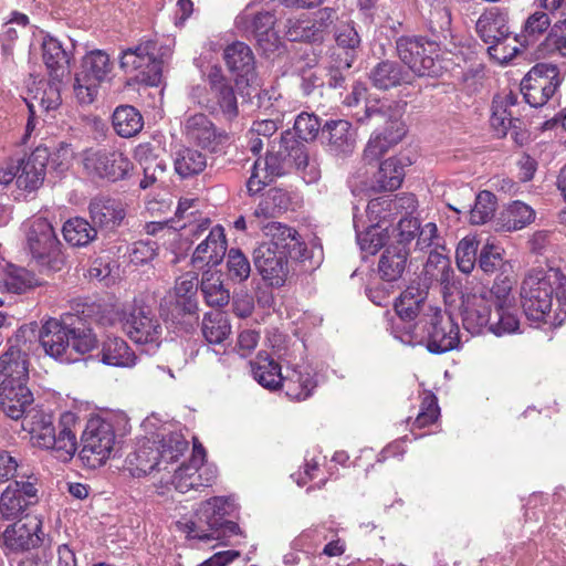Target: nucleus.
<instances>
[{
    "instance_id": "obj_52",
    "label": "nucleus",
    "mask_w": 566,
    "mask_h": 566,
    "mask_svg": "<svg viewBox=\"0 0 566 566\" xmlns=\"http://www.w3.org/2000/svg\"><path fill=\"white\" fill-rule=\"evenodd\" d=\"M71 321L70 349L80 355L90 353L97 346L96 335L80 318L69 316Z\"/></svg>"
},
{
    "instance_id": "obj_48",
    "label": "nucleus",
    "mask_w": 566,
    "mask_h": 566,
    "mask_svg": "<svg viewBox=\"0 0 566 566\" xmlns=\"http://www.w3.org/2000/svg\"><path fill=\"white\" fill-rule=\"evenodd\" d=\"M201 332L209 344H221L231 333V325L227 315L216 311L205 314Z\"/></svg>"
},
{
    "instance_id": "obj_39",
    "label": "nucleus",
    "mask_w": 566,
    "mask_h": 566,
    "mask_svg": "<svg viewBox=\"0 0 566 566\" xmlns=\"http://www.w3.org/2000/svg\"><path fill=\"white\" fill-rule=\"evenodd\" d=\"M427 289L419 285L408 286L395 303V311L405 322L413 321L426 306Z\"/></svg>"
},
{
    "instance_id": "obj_19",
    "label": "nucleus",
    "mask_w": 566,
    "mask_h": 566,
    "mask_svg": "<svg viewBox=\"0 0 566 566\" xmlns=\"http://www.w3.org/2000/svg\"><path fill=\"white\" fill-rule=\"evenodd\" d=\"M254 264L262 279L272 286H282L289 275V255L282 250L273 251L269 245L254 250Z\"/></svg>"
},
{
    "instance_id": "obj_27",
    "label": "nucleus",
    "mask_w": 566,
    "mask_h": 566,
    "mask_svg": "<svg viewBox=\"0 0 566 566\" xmlns=\"http://www.w3.org/2000/svg\"><path fill=\"white\" fill-rule=\"evenodd\" d=\"M125 469L134 478H140L151 473L155 469L163 470L159 461V451L156 449V441L143 439L138 441L136 449L125 460Z\"/></svg>"
},
{
    "instance_id": "obj_42",
    "label": "nucleus",
    "mask_w": 566,
    "mask_h": 566,
    "mask_svg": "<svg viewBox=\"0 0 566 566\" xmlns=\"http://www.w3.org/2000/svg\"><path fill=\"white\" fill-rule=\"evenodd\" d=\"M176 218L178 221H184V223L179 226L180 229L191 227L189 232L195 237L201 235L210 226L209 219L201 216L199 212L198 199H181L176 210Z\"/></svg>"
},
{
    "instance_id": "obj_31",
    "label": "nucleus",
    "mask_w": 566,
    "mask_h": 566,
    "mask_svg": "<svg viewBox=\"0 0 566 566\" xmlns=\"http://www.w3.org/2000/svg\"><path fill=\"white\" fill-rule=\"evenodd\" d=\"M369 78L379 90H389L412 82L411 73L398 62L390 60L377 63L370 70Z\"/></svg>"
},
{
    "instance_id": "obj_30",
    "label": "nucleus",
    "mask_w": 566,
    "mask_h": 566,
    "mask_svg": "<svg viewBox=\"0 0 566 566\" xmlns=\"http://www.w3.org/2000/svg\"><path fill=\"white\" fill-rule=\"evenodd\" d=\"M323 135L329 150L335 155L350 154L356 146V132L348 120L327 122L323 127Z\"/></svg>"
},
{
    "instance_id": "obj_8",
    "label": "nucleus",
    "mask_w": 566,
    "mask_h": 566,
    "mask_svg": "<svg viewBox=\"0 0 566 566\" xmlns=\"http://www.w3.org/2000/svg\"><path fill=\"white\" fill-rule=\"evenodd\" d=\"M233 511L232 503L222 496H214L200 504L193 521L178 522L177 526L191 538L212 541L224 517Z\"/></svg>"
},
{
    "instance_id": "obj_40",
    "label": "nucleus",
    "mask_w": 566,
    "mask_h": 566,
    "mask_svg": "<svg viewBox=\"0 0 566 566\" xmlns=\"http://www.w3.org/2000/svg\"><path fill=\"white\" fill-rule=\"evenodd\" d=\"M101 360L109 366L133 367L137 356L123 338L108 337L103 342Z\"/></svg>"
},
{
    "instance_id": "obj_34",
    "label": "nucleus",
    "mask_w": 566,
    "mask_h": 566,
    "mask_svg": "<svg viewBox=\"0 0 566 566\" xmlns=\"http://www.w3.org/2000/svg\"><path fill=\"white\" fill-rule=\"evenodd\" d=\"M157 149L158 146L153 143H140L134 150V157L144 170V179L140 180V188L143 189L156 182L166 170L165 161L156 155Z\"/></svg>"
},
{
    "instance_id": "obj_25",
    "label": "nucleus",
    "mask_w": 566,
    "mask_h": 566,
    "mask_svg": "<svg viewBox=\"0 0 566 566\" xmlns=\"http://www.w3.org/2000/svg\"><path fill=\"white\" fill-rule=\"evenodd\" d=\"M268 241L260 245H269L273 251H284L286 255L300 258L304 255L306 247L301 241L297 231L280 222L271 221L262 227Z\"/></svg>"
},
{
    "instance_id": "obj_45",
    "label": "nucleus",
    "mask_w": 566,
    "mask_h": 566,
    "mask_svg": "<svg viewBox=\"0 0 566 566\" xmlns=\"http://www.w3.org/2000/svg\"><path fill=\"white\" fill-rule=\"evenodd\" d=\"M251 369L254 379L264 388L276 389L282 380L280 365L266 353H259L251 361Z\"/></svg>"
},
{
    "instance_id": "obj_4",
    "label": "nucleus",
    "mask_w": 566,
    "mask_h": 566,
    "mask_svg": "<svg viewBox=\"0 0 566 566\" xmlns=\"http://www.w3.org/2000/svg\"><path fill=\"white\" fill-rule=\"evenodd\" d=\"M25 240L28 251L43 271L59 272L64 268L61 243L45 218L33 217L25 223Z\"/></svg>"
},
{
    "instance_id": "obj_23",
    "label": "nucleus",
    "mask_w": 566,
    "mask_h": 566,
    "mask_svg": "<svg viewBox=\"0 0 566 566\" xmlns=\"http://www.w3.org/2000/svg\"><path fill=\"white\" fill-rule=\"evenodd\" d=\"M518 115L516 94L507 92L497 95L492 103L491 127L499 137H504L510 129L516 132L522 128Z\"/></svg>"
},
{
    "instance_id": "obj_38",
    "label": "nucleus",
    "mask_w": 566,
    "mask_h": 566,
    "mask_svg": "<svg viewBox=\"0 0 566 566\" xmlns=\"http://www.w3.org/2000/svg\"><path fill=\"white\" fill-rule=\"evenodd\" d=\"M416 199L412 195H403L395 198H376L368 202L366 211L371 222L379 224L386 220L389 214L386 212H399L401 209L413 211L416 209Z\"/></svg>"
},
{
    "instance_id": "obj_64",
    "label": "nucleus",
    "mask_w": 566,
    "mask_h": 566,
    "mask_svg": "<svg viewBox=\"0 0 566 566\" xmlns=\"http://www.w3.org/2000/svg\"><path fill=\"white\" fill-rule=\"evenodd\" d=\"M62 82L52 81L46 84V87L42 91L40 96L36 94L32 97V101L36 108L43 112H50L56 109L61 104L60 85Z\"/></svg>"
},
{
    "instance_id": "obj_24",
    "label": "nucleus",
    "mask_w": 566,
    "mask_h": 566,
    "mask_svg": "<svg viewBox=\"0 0 566 566\" xmlns=\"http://www.w3.org/2000/svg\"><path fill=\"white\" fill-rule=\"evenodd\" d=\"M227 253V239L224 229L216 226L210 229L207 237L195 249L191 263L196 269L219 265Z\"/></svg>"
},
{
    "instance_id": "obj_18",
    "label": "nucleus",
    "mask_w": 566,
    "mask_h": 566,
    "mask_svg": "<svg viewBox=\"0 0 566 566\" xmlns=\"http://www.w3.org/2000/svg\"><path fill=\"white\" fill-rule=\"evenodd\" d=\"M275 18L269 12H254L247 8L235 18V27L252 35L260 46L268 50L275 46L277 38L274 32Z\"/></svg>"
},
{
    "instance_id": "obj_53",
    "label": "nucleus",
    "mask_w": 566,
    "mask_h": 566,
    "mask_svg": "<svg viewBox=\"0 0 566 566\" xmlns=\"http://www.w3.org/2000/svg\"><path fill=\"white\" fill-rule=\"evenodd\" d=\"M324 24H316L310 18L303 15L302 18L287 22L286 36L290 41H308L315 42L322 40Z\"/></svg>"
},
{
    "instance_id": "obj_10",
    "label": "nucleus",
    "mask_w": 566,
    "mask_h": 566,
    "mask_svg": "<svg viewBox=\"0 0 566 566\" xmlns=\"http://www.w3.org/2000/svg\"><path fill=\"white\" fill-rule=\"evenodd\" d=\"M116 442L111 422L101 418L90 419L82 434L80 459L87 468L101 467L109 459Z\"/></svg>"
},
{
    "instance_id": "obj_36",
    "label": "nucleus",
    "mask_w": 566,
    "mask_h": 566,
    "mask_svg": "<svg viewBox=\"0 0 566 566\" xmlns=\"http://www.w3.org/2000/svg\"><path fill=\"white\" fill-rule=\"evenodd\" d=\"M279 386L290 399L302 401L312 395L316 382L306 368H293L282 376Z\"/></svg>"
},
{
    "instance_id": "obj_17",
    "label": "nucleus",
    "mask_w": 566,
    "mask_h": 566,
    "mask_svg": "<svg viewBox=\"0 0 566 566\" xmlns=\"http://www.w3.org/2000/svg\"><path fill=\"white\" fill-rule=\"evenodd\" d=\"M476 32L485 43H490L489 53L496 60L504 62L512 56L506 54L504 42L510 38L507 17L497 8L483 12L476 21Z\"/></svg>"
},
{
    "instance_id": "obj_13",
    "label": "nucleus",
    "mask_w": 566,
    "mask_h": 566,
    "mask_svg": "<svg viewBox=\"0 0 566 566\" xmlns=\"http://www.w3.org/2000/svg\"><path fill=\"white\" fill-rule=\"evenodd\" d=\"M206 461V450L195 438L191 458L188 463H182L174 470L171 484L180 493L190 490H198L201 486H209L214 481L217 473L214 469L202 468Z\"/></svg>"
},
{
    "instance_id": "obj_55",
    "label": "nucleus",
    "mask_w": 566,
    "mask_h": 566,
    "mask_svg": "<svg viewBox=\"0 0 566 566\" xmlns=\"http://www.w3.org/2000/svg\"><path fill=\"white\" fill-rule=\"evenodd\" d=\"M405 177L403 165L395 157L388 158L380 164L376 175L378 189L392 191L400 187Z\"/></svg>"
},
{
    "instance_id": "obj_12",
    "label": "nucleus",
    "mask_w": 566,
    "mask_h": 566,
    "mask_svg": "<svg viewBox=\"0 0 566 566\" xmlns=\"http://www.w3.org/2000/svg\"><path fill=\"white\" fill-rule=\"evenodd\" d=\"M560 83L562 77L555 64L537 63L522 80L521 92L527 104L538 107L547 103Z\"/></svg>"
},
{
    "instance_id": "obj_26",
    "label": "nucleus",
    "mask_w": 566,
    "mask_h": 566,
    "mask_svg": "<svg viewBox=\"0 0 566 566\" xmlns=\"http://www.w3.org/2000/svg\"><path fill=\"white\" fill-rule=\"evenodd\" d=\"M34 401L27 384L0 385V410L13 420L23 419Z\"/></svg>"
},
{
    "instance_id": "obj_57",
    "label": "nucleus",
    "mask_w": 566,
    "mask_h": 566,
    "mask_svg": "<svg viewBox=\"0 0 566 566\" xmlns=\"http://www.w3.org/2000/svg\"><path fill=\"white\" fill-rule=\"evenodd\" d=\"M512 282L507 276L497 277L491 290H482L481 293H490L489 298L493 300L495 307L500 312H513V296L511 295Z\"/></svg>"
},
{
    "instance_id": "obj_37",
    "label": "nucleus",
    "mask_w": 566,
    "mask_h": 566,
    "mask_svg": "<svg viewBox=\"0 0 566 566\" xmlns=\"http://www.w3.org/2000/svg\"><path fill=\"white\" fill-rule=\"evenodd\" d=\"M409 250L400 245H389L382 252L378 262V273L386 282H395L405 272Z\"/></svg>"
},
{
    "instance_id": "obj_46",
    "label": "nucleus",
    "mask_w": 566,
    "mask_h": 566,
    "mask_svg": "<svg viewBox=\"0 0 566 566\" xmlns=\"http://www.w3.org/2000/svg\"><path fill=\"white\" fill-rule=\"evenodd\" d=\"M112 123L116 134L124 138L135 136L144 126L143 116L130 105L118 106L113 113Z\"/></svg>"
},
{
    "instance_id": "obj_5",
    "label": "nucleus",
    "mask_w": 566,
    "mask_h": 566,
    "mask_svg": "<svg viewBox=\"0 0 566 566\" xmlns=\"http://www.w3.org/2000/svg\"><path fill=\"white\" fill-rule=\"evenodd\" d=\"M157 43L153 40L126 49L119 59L120 69L136 82L158 86L163 80V61L156 56Z\"/></svg>"
},
{
    "instance_id": "obj_47",
    "label": "nucleus",
    "mask_w": 566,
    "mask_h": 566,
    "mask_svg": "<svg viewBox=\"0 0 566 566\" xmlns=\"http://www.w3.org/2000/svg\"><path fill=\"white\" fill-rule=\"evenodd\" d=\"M62 233L65 241L73 247H85L95 240L97 230L86 219L75 217L69 219L63 228Z\"/></svg>"
},
{
    "instance_id": "obj_62",
    "label": "nucleus",
    "mask_w": 566,
    "mask_h": 566,
    "mask_svg": "<svg viewBox=\"0 0 566 566\" xmlns=\"http://www.w3.org/2000/svg\"><path fill=\"white\" fill-rule=\"evenodd\" d=\"M478 265L485 274H493L496 271L503 270L506 263L500 249L488 243L480 251Z\"/></svg>"
},
{
    "instance_id": "obj_63",
    "label": "nucleus",
    "mask_w": 566,
    "mask_h": 566,
    "mask_svg": "<svg viewBox=\"0 0 566 566\" xmlns=\"http://www.w3.org/2000/svg\"><path fill=\"white\" fill-rule=\"evenodd\" d=\"M551 25V20L545 12H534L531 14L523 27L522 35L526 43L534 42L542 35Z\"/></svg>"
},
{
    "instance_id": "obj_41",
    "label": "nucleus",
    "mask_w": 566,
    "mask_h": 566,
    "mask_svg": "<svg viewBox=\"0 0 566 566\" xmlns=\"http://www.w3.org/2000/svg\"><path fill=\"white\" fill-rule=\"evenodd\" d=\"M198 276L195 272L180 275L174 286L176 305L185 313L193 314L198 310Z\"/></svg>"
},
{
    "instance_id": "obj_51",
    "label": "nucleus",
    "mask_w": 566,
    "mask_h": 566,
    "mask_svg": "<svg viewBox=\"0 0 566 566\" xmlns=\"http://www.w3.org/2000/svg\"><path fill=\"white\" fill-rule=\"evenodd\" d=\"M186 135L202 147H208L216 138L213 124L205 114H195L185 122Z\"/></svg>"
},
{
    "instance_id": "obj_54",
    "label": "nucleus",
    "mask_w": 566,
    "mask_h": 566,
    "mask_svg": "<svg viewBox=\"0 0 566 566\" xmlns=\"http://www.w3.org/2000/svg\"><path fill=\"white\" fill-rule=\"evenodd\" d=\"M206 166V156L196 149L182 148L176 153L175 170L182 178L200 174Z\"/></svg>"
},
{
    "instance_id": "obj_59",
    "label": "nucleus",
    "mask_w": 566,
    "mask_h": 566,
    "mask_svg": "<svg viewBox=\"0 0 566 566\" xmlns=\"http://www.w3.org/2000/svg\"><path fill=\"white\" fill-rule=\"evenodd\" d=\"M478 241L474 237L463 238L457 247L455 260L458 269L469 274L474 269L476 262Z\"/></svg>"
},
{
    "instance_id": "obj_6",
    "label": "nucleus",
    "mask_w": 566,
    "mask_h": 566,
    "mask_svg": "<svg viewBox=\"0 0 566 566\" xmlns=\"http://www.w3.org/2000/svg\"><path fill=\"white\" fill-rule=\"evenodd\" d=\"M207 86H196L191 91V97L200 106L211 113H220L231 119L238 115V103L233 87L221 73L213 67L208 74Z\"/></svg>"
},
{
    "instance_id": "obj_56",
    "label": "nucleus",
    "mask_w": 566,
    "mask_h": 566,
    "mask_svg": "<svg viewBox=\"0 0 566 566\" xmlns=\"http://www.w3.org/2000/svg\"><path fill=\"white\" fill-rule=\"evenodd\" d=\"M201 292L209 306H223L228 304L230 298L229 292L222 285L220 275L214 277V274L208 272L203 274Z\"/></svg>"
},
{
    "instance_id": "obj_58",
    "label": "nucleus",
    "mask_w": 566,
    "mask_h": 566,
    "mask_svg": "<svg viewBox=\"0 0 566 566\" xmlns=\"http://www.w3.org/2000/svg\"><path fill=\"white\" fill-rule=\"evenodd\" d=\"M495 196L488 190L476 195L474 207L470 210V221L473 224H483L488 222L495 212Z\"/></svg>"
},
{
    "instance_id": "obj_32",
    "label": "nucleus",
    "mask_w": 566,
    "mask_h": 566,
    "mask_svg": "<svg viewBox=\"0 0 566 566\" xmlns=\"http://www.w3.org/2000/svg\"><path fill=\"white\" fill-rule=\"evenodd\" d=\"M28 379L27 355L17 347H10L0 357V385L27 384Z\"/></svg>"
},
{
    "instance_id": "obj_50",
    "label": "nucleus",
    "mask_w": 566,
    "mask_h": 566,
    "mask_svg": "<svg viewBox=\"0 0 566 566\" xmlns=\"http://www.w3.org/2000/svg\"><path fill=\"white\" fill-rule=\"evenodd\" d=\"M538 57H566V18L553 25L545 40L537 48Z\"/></svg>"
},
{
    "instance_id": "obj_14",
    "label": "nucleus",
    "mask_w": 566,
    "mask_h": 566,
    "mask_svg": "<svg viewBox=\"0 0 566 566\" xmlns=\"http://www.w3.org/2000/svg\"><path fill=\"white\" fill-rule=\"evenodd\" d=\"M427 348L434 354L446 353L458 348L460 329L454 318L438 307H429L426 314Z\"/></svg>"
},
{
    "instance_id": "obj_29",
    "label": "nucleus",
    "mask_w": 566,
    "mask_h": 566,
    "mask_svg": "<svg viewBox=\"0 0 566 566\" xmlns=\"http://www.w3.org/2000/svg\"><path fill=\"white\" fill-rule=\"evenodd\" d=\"M42 60L46 67L48 74L52 81L63 82L69 77L70 56L63 49L62 43L50 35L43 36L42 43Z\"/></svg>"
},
{
    "instance_id": "obj_22",
    "label": "nucleus",
    "mask_w": 566,
    "mask_h": 566,
    "mask_svg": "<svg viewBox=\"0 0 566 566\" xmlns=\"http://www.w3.org/2000/svg\"><path fill=\"white\" fill-rule=\"evenodd\" d=\"M69 317L63 322L51 318L44 323L40 334V342L45 353L51 357L70 361L75 360L69 354L71 322Z\"/></svg>"
},
{
    "instance_id": "obj_35",
    "label": "nucleus",
    "mask_w": 566,
    "mask_h": 566,
    "mask_svg": "<svg viewBox=\"0 0 566 566\" xmlns=\"http://www.w3.org/2000/svg\"><path fill=\"white\" fill-rule=\"evenodd\" d=\"M282 167L279 157L274 154H268L264 158H258L252 167V172L247 182L250 195L259 193L272 180L280 176Z\"/></svg>"
},
{
    "instance_id": "obj_7",
    "label": "nucleus",
    "mask_w": 566,
    "mask_h": 566,
    "mask_svg": "<svg viewBox=\"0 0 566 566\" xmlns=\"http://www.w3.org/2000/svg\"><path fill=\"white\" fill-rule=\"evenodd\" d=\"M396 51L400 61L411 75L434 76L439 72L436 57L439 44L421 36H400L396 41Z\"/></svg>"
},
{
    "instance_id": "obj_33",
    "label": "nucleus",
    "mask_w": 566,
    "mask_h": 566,
    "mask_svg": "<svg viewBox=\"0 0 566 566\" xmlns=\"http://www.w3.org/2000/svg\"><path fill=\"white\" fill-rule=\"evenodd\" d=\"M406 134L405 126L398 119L390 120L389 128L382 133L374 134L364 150V159L368 163L377 161L391 146L398 144Z\"/></svg>"
},
{
    "instance_id": "obj_43",
    "label": "nucleus",
    "mask_w": 566,
    "mask_h": 566,
    "mask_svg": "<svg viewBox=\"0 0 566 566\" xmlns=\"http://www.w3.org/2000/svg\"><path fill=\"white\" fill-rule=\"evenodd\" d=\"M433 264L439 270L437 280L441 285L444 300L448 301L454 294L461 293V282L455 279L450 260L440 253H431L426 265L427 272Z\"/></svg>"
},
{
    "instance_id": "obj_1",
    "label": "nucleus",
    "mask_w": 566,
    "mask_h": 566,
    "mask_svg": "<svg viewBox=\"0 0 566 566\" xmlns=\"http://www.w3.org/2000/svg\"><path fill=\"white\" fill-rule=\"evenodd\" d=\"M75 424L76 416L64 412L56 428L52 415L35 408H31L22 419V429L28 432L31 444L52 451L63 462L71 460L76 452Z\"/></svg>"
},
{
    "instance_id": "obj_3",
    "label": "nucleus",
    "mask_w": 566,
    "mask_h": 566,
    "mask_svg": "<svg viewBox=\"0 0 566 566\" xmlns=\"http://www.w3.org/2000/svg\"><path fill=\"white\" fill-rule=\"evenodd\" d=\"M488 295L490 293L481 292L462 295L464 328L472 335L480 334L484 329L496 336L517 332L520 321L516 313L497 311L493 300Z\"/></svg>"
},
{
    "instance_id": "obj_21",
    "label": "nucleus",
    "mask_w": 566,
    "mask_h": 566,
    "mask_svg": "<svg viewBox=\"0 0 566 566\" xmlns=\"http://www.w3.org/2000/svg\"><path fill=\"white\" fill-rule=\"evenodd\" d=\"M224 61L228 69L235 75L238 86H256L254 56L251 49L243 42H234L224 50Z\"/></svg>"
},
{
    "instance_id": "obj_11",
    "label": "nucleus",
    "mask_w": 566,
    "mask_h": 566,
    "mask_svg": "<svg viewBox=\"0 0 566 566\" xmlns=\"http://www.w3.org/2000/svg\"><path fill=\"white\" fill-rule=\"evenodd\" d=\"M123 329L136 344L158 347L163 339V323L150 305L135 302L122 318Z\"/></svg>"
},
{
    "instance_id": "obj_9",
    "label": "nucleus",
    "mask_w": 566,
    "mask_h": 566,
    "mask_svg": "<svg viewBox=\"0 0 566 566\" xmlns=\"http://www.w3.org/2000/svg\"><path fill=\"white\" fill-rule=\"evenodd\" d=\"M113 70L109 55L102 50L88 52L82 60L81 71L75 76L74 93L82 104L94 102L99 86Z\"/></svg>"
},
{
    "instance_id": "obj_16",
    "label": "nucleus",
    "mask_w": 566,
    "mask_h": 566,
    "mask_svg": "<svg viewBox=\"0 0 566 566\" xmlns=\"http://www.w3.org/2000/svg\"><path fill=\"white\" fill-rule=\"evenodd\" d=\"M43 538L42 520L36 515H25L8 525L1 534L7 554L35 548L42 544Z\"/></svg>"
},
{
    "instance_id": "obj_61",
    "label": "nucleus",
    "mask_w": 566,
    "mask_h": 566,
    "mask_svg": "<svg viewBox=\"0 0 566 566\" xmlns=\"http://www.w3.org/2000/svg\"><path fill=\"white\" fill-rule=\"evenodd\" d=\"M227 266L229 276L233 281L243 282L250 276V262L239 249L229 250Z\"/></svg>"
},
{
    "instance_id": "obj_44",
    "label": "nucleus",
    "mask_w": 566,
    "mask_h": 566,
    "mask_svg": "<svg viewBox=\"0 0 566 566\" xmlns=\"http://www.w3.org/2000/svg\"><path fill=\"white\" fill-rule=\"evenodd\" d=\"M535 220V210L523 201L515 200L501 213L500 226L503 230L517 231Z\"/></svg>"
},
{
    "instance_id": "obj_28",
    "label": "nucleus",
    "mask_w": 566,
    "mask_h": 566,
    "mask_svg": "<svg viewBox=\"0 0 566 566\" xmlns=\"http://www.w3.org/2000/svg\"><path fill=\"white\" fill-rule=\"evenodd\" d=\"M88 209L94 227L107 231L119 227L126 216L124 203L113 198H94Z\"/></svg>"
},
{
    "instance_id": "obj_15",
    "label": "nucleus",
    "mask_w": 566,
    "mask_h": 566,
    "mask_svg": "<svg viewBox=\"0 0 566 566\" xmlns=\"http://www.w3.org/2000/svg\"><path fill=\"white\" fill-rule=\"evenodd\" d=\"M81 158L84 170L94 178L123 179L132 168L130 160L119 150L90 148Z\"/></svg>"
},
{
    "instance_id": "obj_20",
    "label": "nucleus",
    "mask_w": 566,
    "mask_h": 566,
    "mask_svg": "<svg viewBox=\"0 0 566 566\" xmlns=\"http://www.w3.org/2000/svg\"><path fill=\"white\" fill-rule=\"evenodd\" d=\"M49 158V149L38 146L27 158L18 160L17 187L27 191L38 189L44 180Z\"/></svg>"
},
{
    "instance_id": "obj_60",
    "label": "nucleus",
    "mask_w": 566,
    "mask_h": 566,
    "mask_svg": "<svg viewBox=\"0 0 566 566\" xmlns=\"http://www.w3.org/2000/svg\"><path fill=\"white\" fill-rule=\"evenodd\" d=\"M387 235L379 224H373L366 231L357 232V242L361 251L371 255L385 245Z\"/></svg>"
},
{
    "instance_id": "obj_49",
    "label": "nucleus",
    "mask_w": 566,
    "mask_h": 566,
    "mask_svg": "<svg viewBox=\"0 0 566 566\" xmlns=\"http://www.w3.org/2000/svg\"><path fill=\"white\" fill-rule=\"evenodd\" d=\"M156 449L159 451V461H161L163 470L168 469V464L177 461L179 455L188 449V441L180 432H169L163 434L156 441Z\"/></svg>"
},
{
    "instance_id": "obj_2",
    "label": "nucleus",
    "mask_w": 566,
    "mask_h": 566,
    "mask_svg": "<svg viewBox=\"0 0 566 566\" xmlns=\"http://www.w3.org/2000/svg\"><path fill=\"white\" fill-rule=\"evenodd\" d=\"M556 276V273L544 270H531L525 276L521 287V297L528 321L547 324L552 327L564 323L566 307L562 306V310L553 311V284Z\"/></svg>"
}]
</instances>
